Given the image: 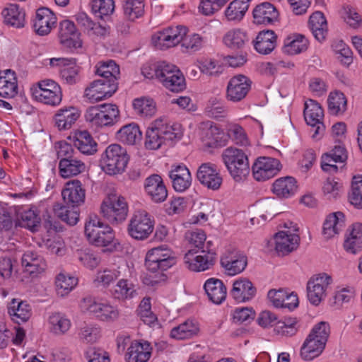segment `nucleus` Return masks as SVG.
<instances>
[{
	"instance_id": "nucleus-1",
	"label": "nucleus",
	"mask_w": 362,
	"mask_h": 362,
	"mask_svg": "<svg viewBox=\"0 0 362 362\" xmlns=\"http://www.w3.org/2000/svg\"><path fill=\"white\" fill-rule=\"evenodd\" d=\"M182 136L180 124H170L163 119H158L147 129L144 145L147 149L157 150L166 141L180 139Z\"/></svg>"
},
{
	"instance_id": "nucleus-2",
	"label": "nucleus",
	"mask_w": 362,
	"mask_h": 362,
	"mask_svg": "<svg viewBox=\"0 0 362 362\" xmlns=\"http://www.w3.org/2000/svg\"><path fill=\"white\" fill-rule=\"evenodd\" d=\"M330 334L328 322L321 321L316 324L304 341L300 356L305 361H311L319 356L324 351Z\"/></svg>"
},
{
	"instance_id": "nucleus-3",
	"label": "nucleus",
	"mask_w": 362,
	"mask_h": 362,
	"mask_svg": "<svg viewBox=\"0 0 362 362\" xmlns=\"http://www.w3.org/2000/svg\"><path fill=\"white\" fill-rule=\"evenodd\" d=\"M222 160L230 175L236 182L244 180L250 173L247 156L235 147H228L223 150Z\"/></svg>"
},
{
	"instance_id": "nucleus-4",
	"label": "nucleus",
	"mask_w": 362,
	"mask_h": 362,
	"mask_svg": "<svg viewBox=\"0 0 362 362\" xmlns=\"http://www.w3.org/2000/svg\"><path fill=\"white\" fill-rule=\"evenodd\" d=\"M129 157L127 150L119 144L108 146L102 154L100 163L102 169L108 175L120 174L124 171Z\"/></svg>"
},
{
	"instance_id": "nucleus-5",
	"label": "nucleus",
	"mask_w": 362,
	"mask_h": 362,
	"mask_svg": "<svg viewBox=\"0 0 362 362\" xmlns=\"http://www.w3.org/2000/svg\"><path fill=\"white\" fill-rule=\"evenodd\" d=\"M119 116L117 106L111 103L90 107L85 114L86 122L95 128L113 125Z\"/></svg>"
},
{
	"instance_id": "nucleus-6",
	"label": "nucleus",
	"mask_w": 362,
	"mask_h": 362,
	"mask_svg": "<svg viewBox=\"0 0 362 362\" xmlns=\"http://www.w3.org/2000/svg\"><path fill=\"white\" fill-rule=\"evenodd\" d=\"M100 212L110 223L118 224L127 216V202L125 198L120 195L109 194L101 204Z\"/></svg>"
},
{
	"instance_id": "nucleus-7",
	"label": "nucleus",
	"mask_w": 362,
	"mask_h": 362,
	"mask_svg": "<svg viewBox=\"0 0 362 362\" xmlns=\"http://www.w3.org/2000/svg\"><path fill=\"white\" fill-rule=\"evenodd\" d=\"M85 234L92 244L98 247H105L110 244L115 233L111 227L105 225L96 216L90 218L85 226Z\"/></svg>"
},
{
	"instance_id": "nucleus-8",
	"label": "nucleus",
	"mask_w": 362,
	"mask_h": 362,
	"mask_svg": "<svg viewBox=\"0 0 362 362\" xmlns=\"http://www.w3.org/2000/svg\"><path fill=\"white\" fill-rule=\"evenodd\" d=\"M83 313L94 315L102 321H113L118 317V310L106 302L98 301L95 298H83L80 303Z\"/></svg>"
},
{
	"instance_id": "nucleus-9",
	"label": "nucleus",
	"mask_w": 362,
	"mask_h": 362,
	"mask_svg": "<svg viewBox=\"0 0 362 362\" xmlns=\"http://www.w3.org/2000/svg\"><path fill=\"white\" fill-rule=\"evenodd\" d=\"M154 228L153 221L144 211H136L129 220L127 232L129 236L138 240L147 239Z\"/></svg>"
},
{
	"instance_id": "nucleus-10",
	"label": "nucleus",
	"mask_w": 362,
	"mask_h": 362,
	"mask_svg": "<svg viewBox=\"0 0 362 362\" xmlns=\"http://www.w3.org/2000/svg\"><path fill=\"white\" fill-rule=\"evenodd\" d=\"M175 264L173 252L168 248L155 247L149 250L146 256L145 265L148 271L156 272L165 271Z\"/></svg>"
},
{
	"instance_id": "nucleus-11",
	"label": "nucleus",
	"mask_w": 362,
	"mask_h": 362,
	"mask_svg": "<svg viewBox=\"0 0 362 362\" xmlns=\"http://www.w3.org/2000/svg\"><path fill=\"white\" fill-rule=\"evenodd\" d=\"M117 87L118 83L100 77L91 82L85 89L84 96L91 103L98 102L111 97Z\"/></svg>"
},
{
	"instance_id": "nucleus-12",
	"label": "nucleus",
	"mask_w": 362,
	"mask_h": 362,
	"mask_svg": "<svg viewBox=\"0 0 362 362\" xmlns=\"http://www.w3.org/2000/svg\"><path fill=\"white\" fill-rule=\"evenodd\" d=\"M304 118L307 124L312 127L314 133L313 139H319L323 135L325 126L322 122L324 111L320 105L314 100L310 99L305 103Z\"/></svg>"
},
{
	"instance_id": "nucleus-13",
	"label": "nucleus",
	"mask_w": 362,
	"mask_h": 362,
	"mask_svg": "<svg viewBox=\"0 0 362 362\" xmlns=\"http://www.w3.org/2000/svg\"><path fill=\"white\" fill-rule=\"evenodd\" d=\"M34 89L33 95L40 102L50 105H59L62 98L60 86L54 81L46 79L39 81Z\"/></svg>"
},
{
	"instance_id": "nucleus-14",
	"label": "nucleus",
	"mask_w": 362,
	"mask_h": 362,
	"mask_svg": "<svg viewBox=\"0 0 362 362\" xmlns=\"http://www.w3.org/2000/svg\"><path fill=\"white\" fill-rule=\"evenodd\" d=\"M197 252V250H189L185 255L184 262L189 270L203 272L210 269L214 264L215 252L208 248L207 250H202L200 255H196Z\"/></svg>"
},
{
	"instance_id": "nucleus-15",
	"label": "nucleus",
	"mask_w": 362,
	"mask_h": 362,
	"mask_svg": "<svg viewBox=\"0 0 362 362\" xmlns=\"http://www.w3.org/2000/svg\"><path fill=\"white\" fill-rule=\"evenodd\" d=\"M332 283V277L325 273L310 279L307 285V296L310 303L318 305L326 297V290Z\"/></svg>"
},
{
	"instance_id": "nucleus-16",
	"label": "nucleus",
	"mask_w": 362,
	"mask_h": 362,
	"mask_svg": "<svg viewBox=\"0 0 362 362\" xmlns=\"http://www.w3.org/2000/svg\"><path fill=\"white\" fill-rule=\"evenodd\" d=\"M187 28L182 25H178L175 28H168L157 33L153 35L152 40L156 47L165 49L182 42L183 37L187 34Z\"/></svg>"
},
{
	"instance_id": "nucleus-17",
	"label": "nucleus",
	"mask_w": 362,
	"mask_h": 362,
	"mask_svg": "<svg viewBox=\"0 0 362 362\" xmlns=\"http://www.w3.org/2000/svg\"><path fill=\"white\" fill-rule=\"evenodd\" d=\"M279 160L270 157H260L252 166L254 178L257 181H265L274 177L281 170Z\"/></svg>"
},
{
	"instance_id": "nucleus-18",
	"label": "nucleus",
	"mask_w": 362,
	"mask_h": 362,
	"mask_svg": "<svg viewBox=\"0 0 362 362\" xmlns=\"http://www.w3.org/2000/svg\"><path fill=\"white\" fill-rule=\"evenodd\" d=\"M21 265L24 276H29L32 279L43 273L47 267L45 258L33 250H28L23 253L21 257Z\"/></svg>"
},
{
	"instance_id": "nucleus-19",
	"label": "nucleus",
	"mask_w": 362,
	"mask_h": 362,
	"mask_svg": "<svg viewBox=\"0 0 362 362\" xmlns=\"http://www.w3.org/2000/svg\"><path fill=\"white\" fill-rule=\"evenodd\" d=\"M197 178L202 185L212 190H218L223 182L216 165L210 163H203L199 167Z\"/></svg>"
},
{
	"instance_id": "nucleus-20",
	"label": "nucleus",
	"mask_w": 362,
	"mask_h": 362,
	"mask_svg": "<svg viewBox=\"0 0 362 362\" xmlns=\"http://www.w3.org/2000/svg\"><path fill=\"white\" fill-rule=\"evenodd\" d=\"M252 81L245 75L239 74L230 78L227 86V98L238 102L245 98L251 88Z\"/></svg>"
},
{
	"instance_id": "nucleus-21",
	"label": "nucleus",
	"mask_w": 362,
	"mask_h": 362,
	"mask_svg": "<svg viewBox=\"0 0 362 362\" xmlns=\"http://www.w3.org/2000/svg\"><path fill=\"white\" fill-rule=\"evenodd\" d=\"M247 264V257L239 251H229L221 258V264L228 275L233 276L241 273Z\"/></svg>"
},
{
	"instance_id": "nucleus-22",
	"label": "nucleus",
	"mask_w": 362,
	"mask_h": 362,
	"mask_svg": "<svg viewBox=\"0 0 362 362\" xmlns=\"http://www.w3.org/2000/svg\"><path fill=\"white\" fill-rule=\"evenodd\" d=\"M202 139L204 145L209 148H217L226 145V136L224 132L211 122L202 124Z\"/></svg>"
},
{
	"instance_id": "nucleus-23",
	"label": "nucleus",
	"mask_w": 362,
	"mask_h": 362,
	"mask_svg": "<svg viewBox=\"0 0 362 362\" xmlns=\"http://www.w3.org/2000/svg\"><path fill=\"white\" fill-rule=\"evenodd\" d=\"M169 177L173 187L176 192H183L191 186V173L185 165H172L169 171Z\"/></svg>"
},
{
	"instance_id": "nucleus-24",
	"label": "nucleus",
	"mask_w": 362,
	"mask_h": 362,
	"mask_svg": "<svg viewBox=\"0 0 362 362\" xmlns=\"http://www.w3.org/2000/svg\"><path fill=\"white\" fill-rule=\"evenodd\" d=\"M62 196L66 205L76 207L84 202L86 193L81 182L74 180L66 183V187L62 192Z\"/></svg>"
},
{
	"instance_id": "nucleus-25",
	"label": "nucleus",
	"mask_w": 362,
	"mask_h": 362,
	"mask_svg": "<svg viewBox=\"0 0 362 362\" xmlns=\"http://www.w3.org/2000/svg\"><path fill=\"white\" fill-rule=\"evenodd\" d=\"M56 22L57 18L51 10L47 8H40L36 11L33 27L37 35L43 36L50 33Z\"/></svg>"
},
{
	"instance_id": "nucleus-26",
	"label": "nucleus",
	"mask_w": 362,
	"mask_h": 362,
	"mask_svg": "<svg viewBox=\"0 0 362 362\" xmlns=\"http://www.w3.org/2000/svg\"><path fill=\"white\" fill-rule=\"evenodd\" d=\"M275 250L279 255L284 256L296 250L300 237L296 233L280 231L275 235Z\"/></svg>"
},
{
	"instance_id": "nucleus-27",
	"label": "nucleus",
	"mask_w": 362,
	"mask_h": 362,
	"mask_svg": "<svg viewBox=\"0 0 362 362\" xmlns=\"http://www.w3.org/2000/svg\"><path fill=\"white\" fill-rule=\"evenodd\" d=\"M73 22L65 20L60 23L59 39L60 42L69 48H77L81 47L82 42L79 37Z\"/></svg>"
},
{
	"instance_id": "nucleus-28",
	"label": "nucleus",
	"mask_w": 362,
	"mask_h": 362,
	"mask_svg": "<svg viewBox=\"0 0 362 362\" xmlns=\"http://www.w3.org/2000/svg\"><path fill=\"white\" fill-rule=\"evenodd\" d=\"M144 187L153 202H163L166 199L168 191L160 175L153 174L147 177Z\"/></svg>"
},
{
	"instance_id": "nucleus-29",
	"label": "nucleus",
	"mask_w": 362,
	"mask_h": 362,
	"mask_svg": "<svg viewBox=\"0 0 362 362\" xmlns=\"http://www.w3.org/2000/svg\"><path fill=\"white\" fill-rule=\"evenodd\" d=\"M8 313L11 320L18 325L27 322L32 315L31 306L18 298L11 300L8 305Z\"/></svg>"
},
{
	"instance_id": "nucleus-30",
	"label": "nucleus",
	"mask_w": 362,
	"mask_h": 362,
	"mask_svg": "<svg viewBox=\"0 0 362 362\" xmlns=\"http://www.w3.org/2000/svg\"><path fill=\"white\" fill-rule=\"evenodd\" d=\"M256 288L247 279H240L234 281L230 294L238 302L251 300L256 294Z\"/></svg>"
},
{
	"instance_id": "nucleus-31",
	"label": "nucleus",
	"mask_w": 362,
	"mask_h": 362,
	"mask_svg": "<svg viewBox=\"0 0 362 362\" xmlns=\"http://www.w3.org/2000/svg\"><path fill=\"white\" fill-rule=\"evenodd\" d=\"M204 288L209 299L214 304H221L226 298V287L223 281L218 279H209L205 282Z\"/></svg>"
},
{
	"instance_id": "nucleus-32",
	"label": "nucleus",
	"mask_w": 362,
	"mask_h": 362,
	"mask_svg": "<svg viewBox=\"0 0 362 362\" xmlns=\"http://www.w3.org/2000/svg\"><path fill=\"white\" fill-rule=\"evenodd\" d=\"M276 35L272 30L260 31L254 42L255 49L262 54H269L276 45Z\"/></svg>"
},
{
	"instance_id": "nucleus-33",
	"label": "nucleus",
	"mask_w": 362,
	"mask_h": 362,
	"mask_svg": "<svg viewBox=\"0 0 362 362\" xmlns=\"http://www.w3.org/2000/svg\"><path fill=\"white\" fill-rule=\"evenodd\" d=\"M150 344L144 342H132L126 354L127 362H146L151 354Z\"/></svg>"
},
{
	"instance_id": "nucleus-34",
	"label": "nucleus",
	"mask_w": 362,
	"mask_h": 362,
	"mask_svg": "<svg viewBox=\"0 0 362 362\" xmlns=\"http://www.w3.org/2000/svg\"><path fill=\"white\" fill-rule=\"evenodd\" d=\"M279 13L269 2L257 5L253 10L254 22L256 24H269L277 20Z\"/></svg>"
},
{
	"instance_id": "nucleus-35",
	"label": "nucleus",
	"mask_w": 362,
	"mask_h": 362,
	"mask_svg": "<svg viewBox=\"0 0 362 362\" xmlns=\"http://www.w3.org/2000/svg\"><path fill=\"white\" fill-rule=\"evenodd\" d=\"M17 88L15 72L11 69L0 71V95L4 98H12L17 93Z\"/></svg>"
},
{
	"instance_id": "nucleus-36",
	"label": "nucleus",
	"mask_w": 362,
	"mask_h": 362,
	"mask_svg": "<svg viewBox=\"0 0 362 362\" xmlns=\"http://www.w3.org/2000/svg\"><path fill=\"white\" fill-rule=\"evenodd\" d=\"M344 226V214L337 211L327 216L323 224L322 234L326 239H329L339 233Z\"/></svg>"
},
{
	"instance_id": "nucleus-37",
	"label": "nucleus",
	"mask_w": 362,
	"mask_h": 362,
	"mask_svg": "<svg viewBox=\"0 0 362 362\" xmlns=\"http://www.w3.org/2000/svg\"><path fill=\"white\" fill-rule=\"evenodd\" d=\"M345 250L356 254L362 250V224L356 223L352 225L351 230L344 243Z\"/></svg>"
},
{
	"instance_id": "nucleus-38",
	"label": "nucleus",
	"mask_w": 362,
	"mask_h": 362,
	"mask_svg": "<svg viewBox=\"0 0 362 362\" xmlns=\"http://www.w3.org/2000/svg\"><path fill=\"white\" fill-rule=\"evenodd\" d=\"M296 190V181L292 177L279 178L273 184V192L281 198H288L293 195Z\"/></svg>"
},
{
	"instance_id": "nucleus-39",
	"label": "nucleus",
	"mask_w": 362,
	"mask_h": 362,
	"mask_svg": "<svg viewBox=\"0 0 362 362\" xmlns=\"http://www.w3.org/2000/svg\"><path fill=\"white\" fill-rule=\"evenodd\" d=\"M117 138L123 144L135 145L141 141L142 134L136 124L131 123L122 127L117 132Z\"/></svg>"
},
{
	"instance_id": "nucleus-40",
	"label": "nucleus",
	"mask_w": 362,
	"mask_h": 362,
	"mask_svg": "<svg viewBox=\"0 0 362 362\" xmlns=\"http://www.w3.org/2000/svg\"><path fill=\"white\" fill-rule=\"evenodd\" d=\"M80 116L79 111L74 107L60 109L55 115V124L59 130L70 129Z\"/></svg>"
},
{
	"instance_id": "nucleus-41",
	"label": "nucleus",
	"mask_w": 362,
	"mask_h": 362,
	"mask_svg": "<svg viewBox=\"0 0 362 362\" xmlns=\"http://www.w3.org/2000/svg\"><path fill=\"white\" fill-rule=\"evenodd\" d=\"M170 73L160 82L172 92L178 93L185 90L186 88L185 78L180 70L174 65V69L170 70Z\"/></svg>"
},
{
	"instance_id": "nucleus-42",
	"label": "nucleus",
	"mask_w": 362,
	"mask_h": 362,
	"mask_svg": "<svg viewBox=\"0 0 362 362\" xmlns=\"http://www.w3.org/2000/svg\"><path fill=\"white\" fill-rule=\"evenodd\" d=\"M308 23L315 39L320 42L323 41L327 33V21L324 14L320 11L313 13Z\"/></svg>"
},
{
	"instance_id": "nucleus-43",
	"label": "nucleus",
	"mask_w": 362,
	"mask_h": 362,
	"mask_svg": "<svg viewBox=\"0 0 362 362\" xmlns=\"http://www.w3.org/2000/svg\"><path fill=\"white\" fill-rule=\"evenodd\" d=\"M59 169L62 177L66 178L81 173L85 170L86 165L76 156L70 159L60 160Z\"/></svg>"
},
{
	"instance_id": "nucleus-44",
	"label": "nucleus",
	"mask_w": 362,
	"mask_h": 362,
	"mask_svg": "<svg viewBox=\"0 0 362 362\" xmlns=\"http://www.w3.org/2000/svg\"><path fill=\"white\" fill-rule=\"evenodd\" d=\"M110 293L115 299L124 300L134 298L136 295V290L129 280L120 279L110 289Z\"/></svg>"
},
{
	"instance_id": "nucleus-45",
	"label": "nucleus",
	"mask_w": 362,
	"mask_h": 362,
	"mask_svg": "<svg viewBox=\"0 0 362 362\" xmlns=\"http://www.w3.org/2000/svg\"><path fill=\"white\" fill-rule=\"evenodd\" d=\"M101 337L100 328L91 323H83L78 329L77 337L82 344L96 343Z\"/></svg>"
},
{
	"instance_id": "nucleus-46",
	"label": "nucleus",
	"mask_w": 362,
	"mask_h": 362,
	"mask_svg": "<svg viewBox=\"0 0 362 362\" xmlns=\"http://www.w3.org/2000/svg\"><path fill=\"white\" fill-rule=\"evenodd\" d=\"M74 144L75 147L83 154L92 155L97 151V143L87 131L77 132Z\"/></svg>"
},
{
	"instance_id": "nucleus-47",
	"label": "nucleus",
	"mask_w": 362,
	"mask_h": 362,
	"mask_svg": "<svg viewBox=\"0 0 362 362\" xmlns=\"http://www.w3.org/2000/svg\"><path fill=\"white\" fill-rule=\"evenodd\" d=\"M199 327L197 322L187 320L171 329L170 336L173 338L183 340L192 338L198 334Z\"/></svg>"
},
{
	"instance_id": "nucleus-48",
	"label": "nucleus",
	"mask_w": 362,
	"mask_h": 362,
	"mask_svg": "<svg viewBox=\"0 0 362 362\" xmlns=\"http://www.w3.org/2000/svg\"><path fill=\"white\" fill-rule=\"evenodd\" d=\"M250 0H233L225 11V16L228 21H240L249 8Z\"/></svg>"
},
{
	"instance_id": "nucleus-49",
	"label": "nucleus",
	"mask_w": 362,
	"mask_h": 362,
	"mask_svg": "<svg viewBox=\"0 0 362 362\" xmlns=\"http://www.w3.org/2000/svg\"><path fill=\"white\" fill-rule=\"evenodd\" d=\"M223 42L231 49H238L244 47L248 37L245 32L240 29H233L227 32L223 37Z\"/></svg>"
},
{
	"instance_id": "nucleus-50",
	"label": "nucleus",
	"mask_w": 362,
	"mask_h": 362,
	"mask_svg": "<svg viewBox=\"0 0 362 362\" xmlns=\"http://www.w3.org/2000/svg\"><path fill=\"white\" fill-rule=\"evenodd\" d=\"M5 23L19 28L24 26L25 13L19 10L17 4H10L2 11Z\"/></svg>"
},
{
	"instance_id": "nucleus-51",
	"label": "nucleus",
	"mask_w": 362,
	"mask_h": 362,
	"mask_svg": "<svg viewBox=\"0 0 362 362\" xmlns=\"http://www.w3.org/2000/svg\"><path fill=\"white\" fill-rule=\"evenodd\" d=\"M53 210L54 214L59 218L70 226L76 225L79 219L78 211L75 209V207H71L70 205L64 206L56 203L53 206Z\"/></svg>"
},
{
	"instance_id": "nucleus-52",
	"label": "nucleus",
	"mask_w": 362,
	"mask_h": 362,
	"mask_svg": "<svg viewBox=\"0 0 362 362\" xmlns=\"http://www.w3.org/2000/svg\"><path fill=\"white\" fill-rule=\"evenodd\" d=\"M68 63L63 64L60 69L62 78L68 84H75L79 81L80 66L75 59H68Z\"/></svg>"
},
{
	"instance_id": "nucleus-53",
	"label": "nucleus",
	"mask_w": 362,
	"mask_h": 362,
	"mask_svg": "<svg viewBox=\"0 0 362 362\" xmlns=\"http://www.w3.org/2000/svg\"><path fill=\"white\" fill-rule=\"evenodd\" d=\"M327 103L329 112L332 115L343 114L346 110L347 100L341 92L330 93Z\"/></svg>"
},
{
	"instance_id": "nucleus-54",
	"label": "nucleus",
	"mask_w": 362,
	"mask_h": 362,
	"mask_svg": "<svg viewBox=\"0 0 362 362\" xmlns=\"http://www.w3.org/2000/svg\"><path fill=\"white\" fill-rule=\"evenodd\" d=\"M95 70L96 75L101 78H106L110 81L117 83L119 75V66L112 60L106 62H100Z\"/></svg>"
},
{
	"instance_id": "nucleus-55",
	"label": "nucleus",
	"mask_w": 362,
	"mask_h": 362,
	"mask_svg": "<svg viewBox=\"0 0 362 362\" xmlns=\"http://www.w3.org/2000/svg\"><path fill=\"white\" fill-rule=\"evenodd\" d=\"M78 284L77 278L60 273L55 281L58 295L64 296L67 295Z\"/></svg>"
},
{
	"instance_id": "nucleus-56",
	"label": "nucleus",
	"mask_w": 362,
	"mask_h": 362,
	"mask_svg": "<svg viewBox=\"0 0 362 362\" xmlns=\"http://www.w3.org/2000/svg\"><path fill=\"white\" fill-rule=\"evenodd\" d=\"M124 16L130 21L141 16L144 12L143 0H125L123 6Z\"/></svg>"
},
{
	"instance_id": "nucleus-57",
	"label": "nucleus",
	"mask_w": 362,
	"mask_h": 362,
	"mask_svg": "<svg viewBox=\"0 0 362 362\" xmlns=\"http://www.w3.org/2000/svg\"><path fill=\"white\" fill-rule=\"evenodd\" d=\"M350 203L357 209H362V175L353 177L349 195Z\"/></svg>"
},
{
	"instance_id": "nucleus-58",
	"label": "nucleus",
	"mask_w": 362,
	"mask_h": 362,
	"mask_svg": "<svg viewBox=\"0 0 362 362\" xmlns=\"http://www.w3.org/2000/svg\"><path fill=\"white\" fill-rule=\"evenodd\" d=\"M133 107L137 114L144 117H151L156 112V105L152 99L136 98L133 102Z\"/></svg>"
},
{
	"instance_id": "nucleus-59",
	"label": "nucleus",
	"mask_w": 362,
	"mask_h": 362,
	"mask_svg": "<svg viewBox=\"0 0 362 362\" xmlns=\"http://www.w3.org/2000/svg\"><path fill=\"white\" fill-rule=\"evenodd\" d=\"M228 137L237 145L246 146L250 144L244 129L238 124H230L227 129Z\"/></svg>"
},
{
	"instance_id": "nucleus-60",
	"label": "nucleus",
	"mask_w": 362,
	"mask_h": 362,
	"mask_svg": "<svg viewBox=\"0 0 362 362\" xmlns=\"http://www.w3.org/2000/svg\"><path fill=\"white\" fill-rule=\"evenodd\" d=\"M52 325V330L56 334H63L67 332L71 327V322L60 313L52 314L49 319Z\"/></svg>"
},
{
	"instance_id": "nucleus-61",
	"label": "nucleus",
	"mask_w": 362,
	"mask_h": 362,
	"mask_svg": "<svg viewBox=\"0 0 362 362\" xmlns=\"http://www.w3.org/2000/svg\"><path fill=\"white\" fill-rule=\"evenodd\" d=\"M308 42L302 35H297L294 38L284 46V52L293 55L305 51L308 49Z\"/></svg>"
},
{
	"instance_id": "nucleus-62",
	"label": "nucleus",
	"mask_w": 362,
	"mask_h": 362,
	"mask_svg": "<svg viewBox=\"0 0 362 362\" xmlns=\"http://www.w3.org/2000/svg\"><path fill=\"white\" fill-rule=\"evenodd\" d=\"M77 256L81 264L90 269L98 267L100 262L99 255L89 249L78 251Z\"/></svg>"
},
{
	"instance_id": "nucleus-63",
	"label": "nucleus",
	"mask_w": 362,
	"mask_h": 362,
	"mask_svg": "<svg viewBox=\"0 0 362 362\" xmlns=\"http://www.w3.org/2000/svg\"><path fill=\"white\" fill-rule=\"evenodd\" d=\"M206 110L209 116L218 119L225 117L227 114L226 107L216 98L209 100Z\"/></svg>"
},
{
	"instance_id": "nucleus-64",
	"label": "nucleus",
	"mask_w": 362,
	"mask_h": 362,
	"mask_svg": "<svg viewBox=\"0 0 362 362\" xmlns=\"http://www.w3.org/2000/svg\"><path fill=\"white\" fill-rule=\"evenodd\" d=\"M84 354L88 362H110L108 354L99 348L88 347Z\"/></svg>"
}]
</instances>
